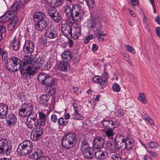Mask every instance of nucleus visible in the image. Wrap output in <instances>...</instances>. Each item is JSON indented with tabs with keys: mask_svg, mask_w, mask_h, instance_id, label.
<instances>
[{
	"mask_svg": "<svg viewBox=\"0 0 160 160\" xmlns=\"http://www.w3.org/2000/svg\"><path fill=\"white\" fill-rule=\"evenodd\" d=\"M134 144L133 138L130 136H127L126 138L124 136L118 134L114 138L113 141H109L108 143L110 150L112 152L118 151L122 149L129 150L132 148Z\"/></svg>",
	"mask_w": 160,
	"mask_h": 160,
	"instance_id": "f257e3e1",
	"label": "nucleus"
},
{
	"mask_svg": "<svg viewBox=\"0 0 160 160\" xmlns=\"http://www.w3.org/2000/svg\"><path fill=\"white\" fill-rule=\"evenodd\" d=\"M36 68V67H35L31 63L27 64V65H23L20 70L22 78L26 80L28 79H31L38 70Z\"/></svg>",
	"mask_w": 160,
	"mask_h": 160,
	"instance_id": "f03ea898",
	"label": "nucleus"
},
{
	"mask_svg": "<svg viewBox=\"0 0 160 160\" xmlns=\"http://www.w3.org/2000/svg\"><path fill=\"white\" fill-rule=\"evenodd\" d=\"M76 142V134L73 132H69L63 136L61 143L63 147L68 149L74 146Z\"/></svg>",
	"mask_w": 160,
	"mask_h": 160,
	"instance_id": "7ed1b4c3",
	"label": "nucleus"
},
{
	"mask_svg": "<svg viewBox=\"0 0 160 160\" xmlns=\"http://www.w3.org/2000/svg\"><path fill=\"white\" fill-rule=\"evenodd\" d=\"M32 142L28 140H24L20 143L17 149L18 154L21 156L27 155L33 151Z\"/></svg>",
	"mask_w": 160,
	"mask_h": 160,
	"instance_id": "20e7f679",
	"label": "nucleus"
},
{
	"mask_svg": "<svg viewBox=\"0 0 160 160\" xmlns=\"http://www.w3.org/2000/svg\"><path fill=\"white\" fill-rule=\"evenodd\" d=\"M19 5L17 2L14 3L9 8L8 12L9 16L12 15V20L10 23L8 24L7 28L9 30L11 31L15 27L17 22L18 18L16 16L17 11L19 10Z\"/></svg>",
	"mask_w": 160,
	"mask_h": 160,
	"instance_id": "39448f33",
	"label": "nucleus"
},
{
	"mask_svg": "<svg viewBox=\"0 0 160 160\" xmlns=\"http://www.w3.org/2000/svg\"><path fill=\"white\" fill-rule=\"evenodd\" d=\"M72 17L71 18V24L81 20L84 15V9L82 6L79 4H75L72 5Z\"/></svg>",
	"mask_w": 160,
	"mask_h": 160,
	"instance_id": "423d86ee",
	"label": "nucleus"
},
{
	"mask_svg": "<svg viewBox=\"0 0 160 160\" xmlns=\"http://www.w3.org/2000/svg\"><path fill=\"white\" fill-rule=\"evenodd\" d=\"M44 60L42 57H39L35 58L33 57L32 56H25L23 59V66L27 65V64L31 63L38 70L41 67L43 66Z\"/></svg>",
	"mask_w": 160,
	"mask_h": 160,
	"instance_id": "0eeeda50",
	"label": "nucleus"
},
{
	"mask_svg": "<svg viewBox=\"0 0 160 160\" xmlns=\"http://www.w3.org/2000/svg\"><path fill=\"white\" fill-rule=\"evenodd\" d=\"M38 79L41 84L47 87L55 84L56 79L51 75L45 73H40L38 75Z\"/></svg>",
	"mask_w": 160,
	"mask_h": 160,
	"instance_id": "6e6552de",
	"label": "nucleus"
},
{
	"mask_svg": "<svg viewBox=\"0 0 160 160\" xmlns=\"http://www.w3.org/2000/svg\"><path fill=\"white\" fill-rule=\"evenodd\" d=\"M12 149V145H8L6 143V141L0 137V153L10 155Z\"/></svg>",
	"mask_w": 160,
	"mask_h": 160,
	"instance_id": "1a4fd4ad",
	"label": "nucleus"
},
{
	"mask_svg": "<svg viewBox=\"0 0 160 160\" xmlns=\"http://www.w3.org/2000/svg\"><path fill=\"white\" fill-rule=\"evenodd\" d=\"M54 100V98H51L49 95L43 94L41 95L39 102L43 106L50 108L52 105V102Z\"/></svg>",
	"mask_w": 160,
	"mask_h": 160,
	"instance_id": "9d476101",
	"label": "nucleus"
},
{
	"mask_svg": "<svg viewBox=\"0 0 160 160\" xmlns=\"http://www.w3.org/2000/svg\"><path fill=\"white\" fill-rule=\"evenodd\" d=\"M43 129L40 126L33 129L31 133V138L33 141L40 139L43 134Z\"/></svg>",
	"mask_w": 160,
	"mask_h": 160,
	"instance_id": "9b49d317",
	"label": "nucleus"
},
{
	"mask_svg": "<svg viewBox=\"0 0 160 160\" xmlns=\"http://www.w3.org/2000/svg\"><path fill=\"white\" fill-rule=\"evenodd\" d=\"M45 35L50 39L56 38L58 37V31L54 27H48L45 30Z\"/></svg>",
	"mask_w": 160,
	"mask_h": 160,
	"instance_id": "f8f14e48",
	"label": "nucleus"
},
{
	"mask_svg": "<svg viewBox=\"0 0 160 160\" xmlns=\"http://www.w3.org/2000/svg\"><path fill=\"white\" fill-rule=\"evenodd\" d=\"M34 43L31 40H27L25 42L23 49L25 53L27 54H32L34 51Z\"/></svg>",
	"mask_w": 160,
	"mask_h": 160,
	"instance_id": "ddd939ff",
	"label": "nucleus"
},
{
	"mask_svg": "<svg viewBox=\"0 0 160 160\" xmlns=\"http://www.w3.org/2000/svg\"><path fill=\"white\" fill-rule=\"evenodd\" d=\"M48 21L45 16L43 18L38 20L37 22L36 28L38 31H42L44 30L48 25Z\"/></svg>",
	"mask_w": 160,
	"mask_h": 160,
	"instance_id": "4468645a",
	"label": "nucleus"
},
{
	"mask_svg": "<svg viewBox=\"0 0 160 160\" xmlns=\"http://www.w3.org/2000/svg\"><path fill=\"white\" fill-rule=\"evenodd\" d=\"M104 140L101 137H97L93 141V147L97 149L102 148L104 145Z\"/></svg>",
	"mask_w": 160,
	"mask_h": 160,
	"instance_id": "2eb2a0df",
	"label": "nucleus"
},
{
	"mask_svg": "<svg viewBox=\"0 0 160 160\" xmlns=\"http://www.w3.org/2000/svg\"><path fill=\"white\" fill-rule=\"evenodd\" d=\"M62 10L65 13L66 17L67 18V22L69 24H71V18L72 17V8L68 5L64 6Z\"/></svg>",
	"mask_w": 160,
	"mask_h": 160,
	"instance_id": "dca6fc26",
	"label": "nucleus"
},
{
	"mask_svg": "<svg viewBox=\"0 0 160 160\" xmlns=\"http://www.w3.org/2000/svg\"><path fill=\"white\" fill-rule=\"evenodd\" d=\"M95 149L92 147L85 148L82 151L84 157L87 159H92L93 157Z\"/></svg>",
	"mask_w": 160,
	"mask_h": 160,
	"instance_id": "f3484780",
	"label": "nucleus"
},
{
	"mask_svg": "<svg viewBox=\"0 0 160 160\" xmlns=\"http://www.w3.org/2000/svg\"><path fill=\"white\" fill-rule=\"evenodd\" d=\"M37 115L35 116L29 118L28 117L26 120V124L28 128L32 129L37 126Z\"/></svg>",
	"mask_w": 160,
	"mask_h": 160,
	"instance_id": "a211bd4d",
	"label": "nucleus"
},
{
	"mask_svg": "<svg viewBox=\"0 0 160 160\" xmlns=\"http://www.w3.org/2000/svg\"><path fill=\"white\" fill-rule=\"evenodd\" d=\"M17 121L16 116L13 114L8 115L6 119V123L9 127L14 126Z\"/></svg>",
	"mask_w": 160,
	"mask_h": 160,
	"instance_id": "6ab92c4d",
	"label": "nucleus"
},
{
	"mask_svg": "<svg viewBox=\"0 0 160 160\" xmlns=\"http://www.w3.org/2000/svg\"><path fill=\"white\" fill-rule=\"evenodd\" d=\"M8 110V106L3 103H0V118L3 119L6 118Z\"/></svg>",
	"mask_w": 160,
	"mask_h": 160,
	"instance_id": "aec40b11",
	"label": "nucleus"
},
{
	"mask_svg": "<svg viewBox=\"0 0 160 160\" xmlns=\"http://www.w3.org/2000/svg\"><path fill=\"white\" fill-rule=\"evenodd\" d=\"M94 155L96 158L101 160L106 159L108 157V153L107 152L101 150L95 152Z\"/></svg>",
	"mask_w": 160,
	"mask_h": 160,
	"instance_id": "412c9836",
	"label": "nucleus"
},
{
	"mask_svg": "<svg viewBox=\"0 0 160 160\" xmlns=\"http://www.w3.org/2000/svg\"><path fill=\"white\" fill-rule=\"evenodd\" d=\"M20 42V41L19 37L18 36H15L10 42V44L12 45V48L14 50L16 51L19 49Z\"/></svg>",
	"mask_w": 160,
	"mask_h": 160,
	"instance_id": "4be33fe9",
	"label": "nucleus"
},
{
	"mask_svg": "<svg viewBox=\"0 0 160 160\" xmlns=\"http://www.w3.org/2000/svg\"><path fill=\"white\" fill-rule=\"evenodd\" d=\"M72 35L71 37L74 39H77L81 34V28L80 26L76 25L72 27Z\"/></svg>",
	"mask_w": 160,
	"mask_h": 160,
	"instance_id": "5701e85b",
	"label": "nucleus"
},
{
	"mask_svg": "<svg viewBox=\"0 0 160 160\" xmlns=\"http://www.w3.org/2000/svg\"><path fill=\"white\" fill-rule=\"evenodd\" d=\"M6 67L9 71L12 72H15L18 70H20L21 69L19 67L16 66L8 60H7V65Z\"/></svg>",
	"mask_w": 160,
	"mask_h": 160,
	"instance_id": "b1692460",
	"label": "nucleus"
},
{
	"mask_svg": "<svg viewBox=\"0 0 160 160\" xmlns=\"http://www.w3.org/2000/svg\"><path fill=\"white\" fill-rule=\"evenodd\" d=\"M92 81L95 83H99L102 85V88L105 87L107 85V80H103L100 76H96L92 79Z\"/></svg>",
	"mask_w": 160,
	"mask_h": 160,
	"instance_id": "393cba45",
	"label": "nucleus"
},
{
	"mask_svg": "<svg viewBox=\"0 0 160 160\" xmlns=\"http://www.w3.org/2000/svg\"><path fill=\"white\" fill-rule=\"evenodd\" d=\"M32 154L29 155L28 157L31 159L38 160L40 158L42 157V151L40 149H37L34 150V152H32Z\"/></svg>",
	"mask_w": 160,
	"mask_h": 160,
	"instance_id": "a878e982",
	"label": "nucleus"
},
{
	"mask_svg": "<svg viewBox=\"0 0 160 160\" xmlns=\"http://www.w3.org/2000/svg\"><path fill=\"white\" fill-rule=\"evenodd\" d=\"M62 57L65 61H69L72 57V52L69 51H64L62 54Z\"/></svg>",
	"mask_w": 160,
	"mask_h": 160,
	"instance_id": "bb28decb",
	"label": "nucleus"
},
{
	"mask_svg": "<svg viewBox=\"0 0 160 160\" xmlns=\"http://www.w3.org/2000/svg\"><path fill=\"white\" fill-rule=\"evenodd\" d=\"M69 67L68 63L66 61L61 62L58 66V69L61 71L66 72Z\"/></svg>",
	"mask_w": 160,
	"mask_h": 160,
	"instance_id": "cd10ccee",
	"label": "nucleus"
},
{
	"mask_svg": "<svg viewBox=\"0 0 160 160\" xmlns=\"http://www.w3.org/2000/svg\"><path fill=\"white\" fill-rule=\"evenodd\" d=\"M94 32L98 40L100 42H102L104 41V38L102 37L107 36L106 33H103V32L100 30L98 31H94Z\"/></svg>",
	"mask_w": 160,
	"mask_h": 160,
	"instance_id": "c85d7f7f",
	"label": "nucleus"
},
{
	"mask_svg": "<svg viewBox=\"0 0 160 160\" xmlns=\"http://www.w3.org/2000/svg\"><path fill=\"white\" fill-rule=\"evenodd\" d=\"M24 108L28 114L29 116L31 115L33 109V107L31 103L24 102L22 104Z\"/></svg>",
	"mask_w": 160,
	"mask_h": 160,
	"instance_id": "c756f323",
	"label": "nucleus"
},
{
	"mask_svg": "<svg viewBox=\"0 0 160 160\" xmlns=\"http://www.w3.org/2000/svg\"><path fill=\"white\" fill-rule=\"evenodd\" d=\"M8 60L12 62V63H13L16 66H18L20 68H21L22 61L19 58L15 57H13L9 58Z\"/></svg>",
	"mask_w": 160,
	"mask_h": 160,
	"instance_id": "7c9ffc66",
	"label": "nucleus"
},
{
	"mask_svg": "<svg viewBox=\"0 0 160 160\" xmlns=\"http://www.w3.org/2000/svg\"><path fill=\"white\" fill-rule=\"evenodd\" d=\"M62 30L63 33L65 36L70 35L71 36H72V27L70 26L69 25L67 26L66 28L65 27L62 28Z\"/></svg>",
	"mask_w": 160,
	"mask_h": 160,
	"instance_id": "2f4dec72",
	"label": "nucleus"
},
{
	"mask_svg": "<svg viewBox=\"0 0 160 160\" xmlns=\"http://www.w3.org/2000/svg\"><path fill=\"white\" fill-rule=\"evenodd\" d=\"M102 26V24L99 21H96V20H93L92 22L91 27L94 28L96 30L94 31H98L101 30Z\"/></svg>",
	"mask_w": 160,
	"mask_h": 160,
	"instance_id": "473e14b6",
	"label": "nucleus"
},
{
	"mask_svg": "<svg viewBox=\"0 0 160 160\" xmlns=\"http://www.w3.org/2000/svg\"><path fill=\"white\" fill-rule=\"evenodd\" d=\"M45 16L44 14L42 12H36L33 15L34 20L37 22L38 21V20H40V19H42V18H43Z\"/></svg>",
	"mask_w": 160,
	"mask_h": 160,
	"instance_id": "72a5a7b5",
	"label": "nucleus"
},
{
	"mask_svg": "<svg viewBox=\"0 0 160 160\" xmlns=\"http://www.w3.org/2000/svg\"><path fill=\"white\" fill-rule=\"evenodd\" d=\"M51 7H55L61 5V2L57 0H46Z\"/></svg>",
	"mask_w": 160,
	"mask_h": 160,
	"instance_id": "f704fd0d",
	"label": "nucleus"
},
{
	"mask_svg": "<svg viewBox=\"0 0 160 160\" xmlns=\"http://www.w3.org/2000/svg\"><path fill=\"white\" fill-rule=\"evenodd\" d=\"M18 113L20 116L24 118L26 117L27 116H29L28 115V113L26 112L25 109L23 108L22 104V105L21 108L19 110Z\"/></svg>",
	"mask_w": 160,
	"mask_h": 160,
	"instance_id": "c9c22d12",
	"label": "nucleus"
},
{
	"mask_svg": "<svg viewBox=\"0 0 160 160\" xmlns=\"http://www.w3.org/2000/svg\"><path fill=\"white\" fill-rule=\"evenodd\" d=\"M79 110L74 111V112L72 115V118L78 120H82L83 119L82 116L79 112Z\"/></svg>",
	"mask_w": 160,
	"mask_h": 160,
	"instance_id": "e433bc0d",
	"label": "nucleus"
},
{
	"mask_svg": "<svg viewBox=\"0 0 160 160\" xmlns=\"http://www.w3.org/2000/svg\"><path fill=\"white\" fill-rule=\"evenodd\" d=\"M53 21L57 22H59L61 19V16L59 13L57 11L54 15L51 18Z\"/></svg>",
	"mask_w": 160,
	"mask_h": 160,
	"instance_id": "4c0bfd02",
	"label": "nucleus"
},
{
	"mask_svg": "<svg viewBox=\"0 0 160 160\" xmlns=\"http://www.w3.org/2000/svg\"><path fill=\"white\" fill-rule=\"evenodd\" d=\"M68 121L62 118H60L58 119V122L59 125L62 126H66L68 123Z\"/></svg>",
	"mask_w": 160,
	"mask_h": 160,
	"instance_id": "58836bf2",
	"label": "nucleus"
},
{
	"mask_svg": "<svg viewBox=\"0 0 160 160\" xmlns=\"http://www.w3.org/2000/svg\"><path fill=\"white\" fill-rule=\"evenodd\" d=\"M48 89H49L48 93L51 95H52L55 94L56 92V88L55 86V84L52 85L49 87H47Z\"/></svg>",
	"mask_w": 160,
	"mask_h": 160,
	"instance_id": "ea45409f",
	"label": "nucleus"
},
{
	"mask_svg": "<svg viewBox=\"0 0 160 160\" xmlns=\"http://www.w3.org/2000/svg\"><path fill=\"white\" fill-rule=\"evenodd\" d=\"M12 17L11 15L8 17L6 15H3L0 17V22L2 23L6 22L10 20Z\"/></svg>",
	"mask_w": 160,
	"mask_h": 160,
	"instance_id": "a19ab883",
	"label": "nucleus"
},
{
	"mask_svg": "<svg viewBox=\"0 0 160 160\" xmlns=\"http://www.w3.org/2000/svg\"><path fill=\"white\" fill-rule=\"evenodd\" d=\"M47 112L46 114H45V113L42 112H38L39 117V119L47 120V118H46L47 116L49 114L50 112V110H48L47 111Z\"/></svg>",
	"mask_w": 160,
	"mask_h": 160,
	"instance_id": "79ce46f5",
	"label": "nucleus"
},
{
	"mask_svg": "<svg viewBox=\"0 0 160 160\" xmlns=\"http://www.w3.org/2000/svg\"><path fill=\"white\" fill-rule=\"evenodd\" d=\"M89 146V144L88 141L84 139L82 140L80 144L81 150H82V149H84L85 148H87V147Z\"/></svg>",
	"mask_w": 160,
	"mask_h": 160,
	"instance_id": "37998d69",
	"label": "nucleus"
},
{
	"mask_svg": "<svg viewBox=\"0 0 160 160\" xmlns=\"http://www.w3.org/2000/svg\"><path fill=\"white\" fill-rule=\"evenodd\" d=\"M139 96L138 98V100L141 101L143 104H146L147 101L145 99V95L143 93L140 92L139 93Z\"/></svg>",
	"mask_w": 160,
	"mask_h": 160,
	"instance_id": "c03bdc74",
	"label": "nucleus"
},
{
	"mask_svg": "<svg viewBox=\"0 0 160 160\" xmlns=\"http://www.w3.org/2000/svg\"><path fill=\"white\" fill-rule=\"evenodd\" d=\"M58 11L55 7H50L48 11V13L49 16L51 18Z\"/></svg>",
	"mask_w": 160,
	"mask_h": 160,
	"instance_id": "a18cd8bd",
	"label": "nucleus"
},
{
	"mask_svg": "<svg viewBox=\"0 0 160 160\" xmlns=\"http://www.w3.org/2000/svg\"><path fill=\"white\" fill-rule=\"evenodd\" d=\"M107 129L105 131V133L106 136L108 137L113 136L114 134L113 129L111 128H109Z\"/></svg>",
	"mask_w": 160,
	"mask_h": 160,
	"instance_id": "49530a36",
	"label": "nucleus"
},
{
	"mask_svg": "<svg viewBox=\"0 0 160 160\" xmlns=\"http://www.w3.org/2000/svg\"><path fill=\"white\" fill-rule=\"evenodd\" d=\"M102 124L103 127L105 129H108L110 128V125L109 122V120H104L102 121Z\"/></svg>",
	"mask_w": 160,
	"mask_h": 160,
	"instance_id": "de8ad7c7",
	"label": "nucleus"
},
{
	"mask_svg": "<svg viewBox=\"0 0 160 160\" xmlns=\"http://www.w3.org/2000/svg\"><path fill=\"white\" fill-rule=\"evenodd\" d=\"M37 122L38 124L41 127H44L46 123L47 120L37 118Z\"/></svg>",
	"mask_w": 160,
	"mask_h": 160,
	"instance_id": "09e8293b",
	"label": "nucleus"
},
{
	"mask_svg": "<svg viewBox=\"0 0 160 160\" xmlns=\"http://www.w3.org/2000/svg\"><path fill=\"white\" fill-rule=\"evenodd\" d=\"M95 38V35L93 34L89 35L87 36L84 40V42L86 44L89 43L90 40L93 39Z\"/></svg>",
	"mask_w": 160,
	"mask_h": 160,
	"instance_id": "8fccbe9b",
	"label": "nucleus"
},
{
	"mask_svg": "<svg viewBox=\"0 0 160 160\" xmlns=\"http://www.w3.org/2000/svg\"><path fill=\"white\" fill-rule=\"evenodd\" d=\"M87 4L90 8H93L95 3L94 0H86Z\"/></svg>",
	"mask_w": 160,
	"mask_h": 160,
	"instance_id": "3c124183",
	"label": "nucleus"
},
{
	"mask_svg": "<svg viewBox=\"0 0 160 160\" xmlns=\"http://www.w3.org/2000/svg\"><path fill=\"white\" fill-rule=\"evenodd\" d=\"M111 158L113 160H121V157L119 154L115 153L111 156Z\"/></svg>",
	"mask_w": 160,
	"mask_h": 160,
	"instance_id": "603ef678",
	"label": "nucleus"
},
{
	"mask_svg": "<svg viewBox=\"0 0 160 160\" xmlns=\"http://www.w3.org/2000/svg\"><path fill=\"white\" fill-rule=\"evenodd\" d=\"M110 125L113 127V128L117 127L119 125V123L118 122L115 120V121L111 120H109Z\"/></svg>",
	"mask_w": 160,
	"mask_h": 160,
	"instance_id": "864d4df0",
	"label": "nucleus"
},
{
	"mask_svg": "<svg viewBox=\"0 0 160 160\" xmlns=\"http://www.w3.org/2000/svg\"><path fill=\"white\" fill-rule=\"evenodd\" d=\"M113 91L115 92H119L120 90L119 85L117 83L114 84L112 86Z\"/></svg>",
	"mask_w": 160,
	"mask_h": 160,
	"instance_id": "5fc2aeb1",
	"label": "nucleus"
},
{
	"mask_svg": "<svg viewBox=\"0 0 160 160\" xmlns=\"http://www.w3.org/2000/svg\"><path fill=\"white\" fill-rule=\"evenodd\" d=\"M6 31V28L5 27L0 26V42L2 38V33H4Z\"/></svg>",
	"mask_w": 160,
	"mask_h": 160,
	"instance_id": "6e6d98bb",
	"label": "nucleus"
},
{
	"mask_svg": "<svg viewBox=\"0 0 160 160\" xmlns=\"http://www.w3.org/2000/svg\"><path fill=\"white\" fill-rule=\"evenodd\" d=\"M58 117L55 114H52L51 117V121L53 123H55L58 121Z\"/></svg>",
	"mask_w": 160,
	"mask_h": 160,
	"instance_id": "4d7b16f0",
	"label": "nucleus"
},
{
	"mask_svg": "<svg viewBox=\"0 0 160 160\" xmlns=\"http://www.w3.org/2000/svg\"><path fill=\"white\" fill-rule=\"evenodd\" d=\"M126 47V49L128 52H131L133 54L135 53V51L132 47L128 45H127Z\"/></svg>",
	"mask_w": 160,
	"mask_h": 160,
	"instance_id": "13d9d810",
	"label": "nucleus"
},
{
	"mask_svg": "<svg viewBox=\"0 0 160 160\" xmlns=\"http://www.w3.org/2000/svg\"><path fill=\"white\" fill-rule=\"evenodd\" d=\"M149 145L151 148L155 149L158 147V143L155 142H151L149 143Z\"/></svg>",
	"mask_w": 160,
	"mask_h": 160,
	"instance_id": "bf43d9fd",
	"label": "nucleus"
},
{
	"mask_svg": "<svg viewBox=\"0 0 160 160\" xmlns=\"http://www.w3.org/2000/svg\"><path fill=\"white\" fill-rule=\"evenodd\" d=\"M147 151L149 155L153 157H156L158 155V153L156 152L152 151L151 150H147Z\"/></svg>",
	"mask_w": 160,
	"mask_h": 160,
	"instance_id": "052dcab7",
	"label": "nucleus"
},
{
	"mask_svg": "<svg viewBox=\"0 0 160 160\" xmlns=\"http://www.w3.org/2000/svg\"><path fill=\"white\" fill-rule=\"evenodd\" d=\"M53 65L50 62H48L45 64L44 68L47 70H48L52 68Z\"/></svg>",
	"mask_w": 160,
	"mask_h": 160,
	"instance_id": "680f3d73",
	"label": "nucleus"
},
{
	"mask_svg": "<svg viewBox=\"0 0 160 160\" xmlns=\"http://www.w3.org/2000/svg\"><path fill=\"white\" fill-rule=\"evenodd\" d=\"M73 106L74 108V111L79 110L78 107L80 106L78 105L76 101H75L73 103Z\"/></svg>",
	"mask_w": 160,
	"mask_h": 160,
	"instance_id": "e2e57ef3",
	"label": "nucleus"
},
{
	"mask_svg": "<svg viewBox=\"0 0 160 160\" xmlns=\"http://www.w3.org/2000/svg\"><path fill=\"white\" fill-rule=\"evenodd\" d=\"M146 118V120L148 121L149 124L151 125H154V122L150 118L149 116H147Z\"/></svg>",
	"mask_w": 160,
	"mask_h": 160,
	"instance_id": "0e129e2a",
	"label": "nucleus"
},
{
	"mask_svg": "<svg viewBox=\"0 0 160 160\" xmlns=\"http://www.w3.org/2000/svg\"><path fill=\"white\" fill-rule=\"evenodd\" d=\"M124 112L122 109L118 110L117 112V114L118 116H122L124 114Z\"/></svg>",
	"mask_w": 160,
	"mask_h": 160,
	"instance_id": "69168bd1",
	"label": "nucleus"
},
{
	"mask_svg": "<svg viewBox=\"0 0 160 160\" xmlns=\"http://www.w3.org/2000/svg\"><path fill=\"white\" fill-rule=\"evenodd\" d=\"M143 158L144 160H153L152 158L151 157L147 155H144Z\"/></svg>",
	"mask_w": 160,
	"mask_h": 160,
	"instance_id": "338daca9",
	"label": "nucleus"
},
{
	"mask_svg": "<svg viewBox=\"0 0 160 160\" xmlns=\"http://www.w3.org/2000/svg\"><path fill=\"white\" fill-rule=\"evenodd\" d=\"M156 34L159 37H160V27H157L155 29Z\"/></svg>",
	"mask_w": 160,
	"mask_h": 160,
	"instance_id": "774afa93",
	"label": "nucleus"
}]
</instances>
